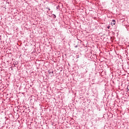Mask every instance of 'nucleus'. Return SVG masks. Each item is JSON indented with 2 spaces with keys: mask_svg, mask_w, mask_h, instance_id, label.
I'll return each mask as SVG.
<instances>
[{
  "mask_svg": "<svg viewBox=\"0 0 129 129\" xmlns=\"http://www.w3.org/2000/svg\"><path fill=\"white\" fill-rule=\"evenodd\" d=\"M112 23H113V25H115V20H113L112 21Z\"/></svg>",
  "mask_w": 129,
  "mask_h": 129,
  "instance_id": "nucleus-1",
  "label": "nucleus"
},
{
  "mask_svg": "<svg viewBox=\"0 0 129 129\" xmlns=\"http://www.w3.org/2000/svg\"><path fill=\"white\" fill-rule=\"evenodd\" d=\"M109 28H110V26H108L107 27V29H109Z\"/></svg>",
  "mask_w": 129,
  "mask_h": 129,
  "instance_id": "nucleus-2",
  "label": "nucleus"
},
{
  "mask_svg": "<svg viewBox=\"0 0 129 129\" xmlns=\"http://www.w3.org/2000/svg\"><path fill=\"white\" fill-rule=\"evenodd\" d=\"M48 11H50V8H47Z\"/></svg>",
  "mask_w": 129,
  "mask_h": 129,
  "instance_id": "nucleus-3",
  "label": "nucleus"
}]
</instances>
